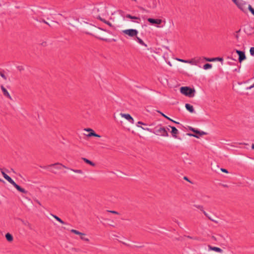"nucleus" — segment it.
Returning a JSON list of instances; mask_svg holds the SVG:
<instances>
[{
    "mask_svg": "<svg viewBox=\"0 0 254 254\" xmlns=\"http://www.w3.org/2000/svg\"><path fill=\"white\" fill-rule=\"evenodd\" d=\"M181 93L186 96L191 98L194 96L195 90L194 88L190 87L185 86L180 88Z\"/></svg>",
    "mask_w": 254,
    "mask_h": 254,
    "instance_id": "1",
    "label": "nucleus"
},
{
    "mask_svg": "<svg viewBox=\"0 0 254 254\" xmlns=\"http://www.w3.org/2000/svg\"><path fill=\"white\" fill-rule=\"evenodd\" d=\"M152 132L157 135L163 136H168L169 135L167 130L164 127H156Z\"/></svg>",
    "mask_w": 254,
    "mask_h": 254,
    "instance_id": "2",
    "label": "nucleus"
},
{
    "mask_svg": "<svg viewBox=\"0 0 254 254\" xmlns=\"http://www.w3.org/2000/svg\"><path fill=\"white\" fill-rule=\"evenodd\" d=\"M123 32L130 37H135L137 35L138 31L136 29H129L123 31Z\"/></svg>",
    "mask_w": 254,
    "mask_h": 254,
    "instance_id": "3",
    "label": "nucleus"
},
{
    "mask_svg": "<svg viewBox=\"0 0 254 254\" xmlns=\"http://www.w3.org/2000/svg\"><path fill=\"white\" fill-rule=\"evenodd\" d=\"M40 167L41 168H44V169H48L51 167H55V168H56L57 169H61L62 167H64L66 169H69V168H67V167H66L64 165H63L62 164L59 163H56L52 164H51V165H49L48 166H40Z\"/></svg>",
    "mask_w": 254,
    "mask_h": 254,
    "instance_id": "4",
    "label": "nucleus"
},
{
    "mask_svg": "<svg viewBox=\"0 0 254 254\" xmlns=\"http://www.w3.org/2000/svg\"><path fill=\"white\" fill-rule=\"evenodd\" d=\"M193 206L199 209L200 211H201L211 221L215 222V223H218V221L215 220H213V219H212L209 215L203 209V206L202 205H197V204H194L193 205Z\"/></svg>",
    "mask_w": 254,
    "mask_h": 254,
    "instance_id": "5",
    "label": "nucleus"
},
{
    "mask_svg": "<svg viewBox=\"0 0 254 254\" xmlns=\"http://www.w3.org/2000/svg\"><path fill=\"white\" fill-rule=\"evenodd\" d=\"M241 10L243 11H245V6L247 4V2L243 0H238L237 3L235 4Z\"/></svg>",
    "mask_w": 254,
    "mask_h": 254,
    "instance_id": "6",
    "label": "nucleus"
},
{
    "mask_svg": "<svg viewBox=\"0 0 254 254\" xmlns=\"http://www.w3.org/2000/svg\"><path fill=\"white\" fill-rule=\"evenodd\" d=\"M236 52L239 56L238 60L240 63H241L242 61H243L246 59V57L244 52L238 50H236Z\"/></svg>",
    "mask_w": 254,
    "mask_h": 254,
    "instance_id": "7",
    "label": "nucleus"
},
{
    "mask_svg": "<svg viewBox=\"0 0 254 254\" xmlns=\"http://www.w3.org/2000/svg\"><path fill=\"white\" fill-rule=\"evenodd\" d=\"M14 188L16 189L17 190L19 191L22 192L23 193H27V191L26 190L23 188H21L20 186L18 185L17 184H16L14 181L13 182V183L11 184Z\"/></svg>",
    "mask_w": 254,
    "mask_h": 254,
    "instance_id": "8",
    "label": "nucleus"
},
{
    "mask_svg": "<svg viewBox=\"0 0 254 254\" xmlns=\"http://www.w3.org/2000/svg\"><path fill=\"white\" fill-rule=\"evenodd\" d=\"M147 21L152 24H161L162 21L160 19H153L151 18H149L147 19Z\"/></svg>",
    "mask_w": 254,
    "mask_h": 254,
    "instance_id": "9",
    "label": "nucleus"
},
{
    "mask_svg": "<svg viewBox=\"0 0 254 254\" xmlns=\"http://www.w3.org/2000/svg\"><path fill=\"white\" fill-rule=\"evenodd\" d=\"M121 115L122 117L125 118L130 123L133 124L134 123V120L132 117L128 114L121 113Z\"/></svg>",
    "mask_w": 254,
    "mask_h": 254,
    "instance_id": "10",
    "label": "nucleus"
},
{
    "mask_svg": "<svg viewBox=\"0 0 254 254\" xmlns=\"http://www.w3.org/2000/svg\"><path fill=\"white\" fill-rule=\"evenodd\" d=\"M245 32L248 35H252L254 33V28L251 25H249L245 29Z\"/></svg>",
    "mask_w": 254,
    "mask_h": 254,
    "instance_id": "11",
    "label": "nucleus"
},
{
    "mask_svg": "<svg viewBox=\"0 0 254 254\" xmlns=\"http://www.w3.org/2000/svg\"><path fill=\"white\" fill-rule=\"evenodd\" d=\"M0 88L2 91L3 95L5 97L8 98V99H10L11 100V97L9 93H8L7 90L4 88V87L2 85H1L0 86Z\"/></svg>",
    "mask_w": 254,
    "mask_h": 254,
    "instance_id": "12",
    "label": "nucleus"
},
{
    "mask_svg": "<svg viewBox=\"0 0 254 254\" xmlns=\"http://www.w3.org/2000/svg\"><path fill=\"white\" fill-rule=\"evenodd\" d=\"M169 127H170L172 129L171 133H172L173 137L177 138V134L179 133L178 130L175 127L169 126Z\"/></svg>",
    "mask_w": 254,
    "mask_h": 254,
    "instance_id": "13",
    "label": "nucleus"
},
{
    "mask_svg": "<svg viewBox=\"0 0 254 254\" xmlns=\"http://www.w3.org/2000/svg\"><path fill=\"white\" fill-rule=\"evenodd\" d=\"M1 173L4 177V178L7 180L10 184H12L14 181L6 174H5L3 171H1Z\"/></svg>",
    "mask_w": 254,
    "mask_h": 254,
    "instance_id": "14",
    "label": "nucleus"
},
{
    "mask_svg": "<svg viewBox=\"0 0 254 254\" xmlns=\"http://www.w3.org/2000/svg\"><path fill=\"white\" fill-rule=\"evenodd\" d=\"M200 60V58H197L193 59H192L191 60H188V63L192 64H195L196 65L199 62V61Z\"/></svg>",
    "mask_w": 254,
    "mask_h": 254,
    "instance_id": "15",
    "label": "nucleus"
},
{
    "mask_svg": "<svg viewBox=\"0 0 254 254\" xmlns=\"http://www.w3.org/2000/svg\"><path fill=\"white\" fill-rule=\"evenodd\" d=\"M126 17L131 19L137 20V21H135L137 23H139L140 21V18L139 17L132 16L129 14L126 15Z\"/></svg>",
    "mask_w": 254,
    "mask_h": 254,
    "instance_id": "16",
    "label": "nucleus"
},
{
    "mask_svg": "<svg viewBox=\"0 0 254 254\" xmlns=\"http://www.w3.org/2000/svg\"><path fill=\"white\" fill-rule=\"evenodd\" d=\"M186 108L187 110L189 111L190 113H194V110L193 107L192 105L190 104L187 103L185 105Z\"/></svg>",
    "mask_w": 254,
    "mask_h": 254,
    "instance_id": "17",
    "label": "nucleus"
},
{
    "mask_svg": "<svg viewBox=\"0 0 254 254\" xmlns=\"http://www.w3.org/2000/svg\"><path fill=\"white\" fill-rule=\"evenodd\" d=\"M134 39L138 42L140 45L144 46L146 47H147V45L145 44L143 40H141L140 38L138 37L137 36L134 37Z\"/></svg>",
    "mask_w": 254,
    "mask_h": 254,
    "instance_id": "18",
    "label": "nucleus"
},
{
    "mask_svg": "<svg viewBox=\"0 0 254 254\" xmlns=\"http://www.w3.org/2000/svg\"><path fill=\"white\" fill-rule=\"evenodd\" d=\"M99 19H100L101 21L103 22L104 23H105L107 24V25H108L110 27H113L112 24L110 22H109L108 21H107L105 19L102 18L101 17H99Z\"/></svg>",
    "mask_w": 254,
    "mask_h": 254,
    "instance_id": "19",
    "label": "nucleus"
},
{
    "mask_svg": "<svg viewBox=\"0 0 254 254\" xmlns=\"http://www.w3.org/2000/svg\"><path fill=\"white\" fill-rule=\"evenodd\" d=\"M209 248L211 250H213L214 251H215L216 252H219V253H221L222 252V250L219 248H218V247H211V246H209Z\"/></svg>",
    "mask_w": 254,
    "mask_h": 254,
    "instance_id": "20",
    "label": "nucleus"
},
{
    "mask_svg": "<svg viewBox=\"0 0 254 254\" xmlns=\"http://www.w3.org/2000/svg\"><path fill=\"white\" fill-rule=\"evenodd\" d=\"M82 159L87 164H88L91 165L92 166H95V164L94 163H93V162L91 161L90 160H89L85 158H82Z\"/></svg>",
    "mask_w": 254,
    "mask_h": 254,
    "instance_id": "21",
    "label": "nucleus"
},
{
    "mask_svg": "<svg viewBox=\"0 0 254 254\" xmlns=\"http://www.w3.org/2000/svg\"><path fill=\"white\" fill-rule=\"evenodd\" d=\"M52 216L58 221H59L60 223L63 224H66L64 221H63L60 217L57 216L56 215L52 214Z\"/></svg>",
    "mask_w": 254,
    "mask_h": 254,
    "instance_id": "22",
    "label": "nucleus"
},
{
    "mask_svg": "<svg viewBox=\"0 0 254 254\" xmlns=\"http://www.w3.org/2000/svg\"><path fill=\"white\" fill-rule=\"evenodd\" d=\"M5 238L8 242H11L13 240V237L10 233H6L5 234Z\"/></svg>",
    "mask_w": 254,
    "mask_h": 254,
    "instance_id": "23",
    "label": "nucleus"
},
{
    "mask_svg": "<svg viewBox=\"0 0 254 254\" xmlns=\"http://www.w3.org/2000/svg\"><path fill=\"white\" fill-rule=\"evenodd\" d=\"M70 232L73 233H74V234H76V235H84V233H82L79 232L78 231L74 230V229L71 230Z\"/></svg>",
    "mask_w": 254,
    "mask_h": 254,
    "instance_id": "24",
    "label": "nucleus"
},
{
    "mask_svg": "<svg viewBox=\"0 0 254 254\" xmlns=\"http://www.w3.org/2000/svg\"><path fill=\"white\" fill-rule=\"evenodd\" d=\"M212 67V64H205L204 65L203 68L204 69H208L209 68H211Z\"/></svg>",
    "mask_w": 254,
    "mask_h": 254,
    "instance_id": "25",
    "label": "nucleus"
},
{
    "mask_svg": "<svg viewBox=\"0 0 254 254\" xmlns=\"http://www.w3.org/2000/svg\"><path fill=\"white\" fill-rule=\"evenodd\" d=\"M157 112L160 113L163 117H164L165 118L167 119V120H168L169 121H173L172 119H171V118H170L169 117H168V116L165 115L164 114H163L161 112H160L159 111H157Z\"/></svg>",
    "mask_w": 254,
    "mask_h": 254,
    "instance_id": "26",
    "label": "nucleus"
},
{
    "mask_svg": "<svg viewBox=\"0 0 254 254\" xmlns=\"http://www.w3.org/2000/svg\"><path fill=\"white\" fill-rule=\"evenodd\" d=\"M0 76L4 79L6 80L7 77L4 74V70H0Z\"/></svg>",
    "mask_w": 254,
    "mask_h": 254,
    "instance_id": "27",
    "label": "nucleus"
},
{
    "mask_svg": "<svg viewBox=\"0 0 254 254\" xmlns=\"http://www.w3.org/2000/svg\"><path fill=\"white\" fill-rule=\"evenodd\" d=\"M80 239L82 240L83 241L88 242L89 241V239L85 237L86 234H84V235H80Z\"/></svg>",
    "mask_w": 254,
    "mask_h": 254,
    "instance_id": "28",
    "label": "nucleus"
},
{
    "mask_svg": "<svg viewBox=\"0 0 254 254\" xmlns=\"http://www.w3.org/2000/svg\"><path fill=\"white\" fill-rule=\"evenodd\" d=\"M248 9L252 13V14L254 16V8H253L250 4H249L248 6Z\"/></svg>",
    "mask_w": 254,
    "mask_h": 254,
    "instance_id": "29",
    "label": "nucleus"
},
{
    "mask_svg": "<svg viewBox=\"0 0 254 254\" xmlns=\"http://www.w3.org/2000/svg\"><path fill=\"white\" fill-rule=\"evenodd\" d=\"M90 129V132L89 133V134H88V136H95V131L92 129Z\"/></svg>",
    "mask_w": 254,
    "mask_h": 254,
    "instance_id": "30",
    "label": "nucleus"
},
{
    "mask_svg": "<svg viewBox=\"0 0 254 254\" xmlns=\"http://www.w3.org/2000/svg\"><path fill=\"white\" fill-rule=\"evenodd\" d=\"M70 169L75 173H79V174H83V171L81 170H76V169Z\"/></svg>",
    "mask_w": 254,
    "mask_h": 254,
    "instance_id": "31",
    "label": "nucleus"
},
{
    "mask_svg": "<svg viewBox=\"0 0 254 254\" xmlns=\"http://www.w3.org/2000/svg\"><path fill=\"white\" fill-rule=\"evenodd\" d=\"M214 61H219L221 62L222 63V62L223 61V59L221 57H217V58H214Z\"/></svg>",
    "mask_w": 254,
    "mask_h": 254,
    "instance_id": "32",
    "label": "nucleus"
},
{
    "mask_svg": "<svg viewBox=\"0 0 254 254\" xmlns=\"http://www.w3.org/2000/svg\"><path fill=\"white\" fill-rule=\"evenodd\" d=\"M203 59L207 62H214V58H208L204 57Z\"/></svg>",
    "mask_w": 254,
    "mask_h": 254,
    "instance_id": "33",
    "label": "nucleus"
},
{
    "mask_svg": "<svg viewBox=\"0 0 254 254\" xmlns=\"http://www.w3.org/2000/svg\"><path fill=\"white\" fill-rule=\"evenodd\" d=\"M250 54L252 56H254V47H251L250 50Z\"/></svg>",
    "mask_w": 254,
    "mask_h": 254,
    "instance_id": "34",
    "label": "nucleus"
},
{
    "mask_svg": "<svg viewBox=\"0 0 254 254\" xmlns=\"http://www.w3.org/2000/svg\"><path fill=\"white\" fill-rule=\"evenodd\" d=\"M144 130H148V131H149L150 132H152L153 131L152 130V129H150V128H147L146 127H141Z\"/></svg>",
    "mask_w": 254,
    "mask_h": 254,
    "instance_id": "35",
    "label": "nucleus"
},
{
    "mask_svg": "<svg viewBox=\"0 0 254 254\" xmlns=\"http://www.w3.org/2000/svg\"><path fill=\"white\" fill-rule=\"evenodd\" d=\"M207 134V133H206V132H204V131H200V130H199V135L200 136L202 135H205V134Z\"/></svg>",
    "mask_w": 254,
    "mask_h": 254,
    "instance_id": "36",
    "label": "nucleus"
},
{
    "mask_svg": "<svg viewBox=\"0 0 254 254\" xmlns=\"http://www.w3.org/2000/svg\"><path fill=\"white\" fill-rule=\"evenodd\" d=\"M108 211L109 212L112 213L113 214H119V213L117 211H114V210H108Z\"/></svg>",
    "mask_w": 254,
    "mask_h": 254,
    "instance_id": "37",
    "label": "nucleus"
},
{
    "mask_svg": "<svg viewBox=\"0 0 254 254\" xmlns=\"http://www.w3.org/2000/svg\"><path fill=\"white\" fill-rule=\"evenodd\" d=\"M189 136H194L196 138H199V136L196 134H191V133H188L187 134Z\"/></svg>",
    "mask_w": 254,
    "mask_h": 254,
    "instance_id": "38",
    "label": "nucleus"
},
{
    "mask_svg": "<svg viewBox=\"0 0 254 254\" xmlns=\"http://www.w3.org/2000/svg\"><path fill=\"white\" fill-rule=\"evenodd\" d=\"M177 60L179 61L183 62V63H188V60H185L180 59H178Z\"/></svg>",
    "mask_w": 254,
    "mask_h": 254,
    "instance_id": "39",
    "label": "nucleus"
},
{
    "mask_svg": "<svg viewBox=\"0 0 254 254\" xmlns=\"http://www.w3.org/2000/svg\"><path fill=\"white\" fill-rule=\"evenodd\" d=\"M98 38H99V39H100L101 40H103L104 41H106V42H107V41H109V40L108 39L104 38H102V37H98Z\"/></svg>",
    "mask_w": 254,
    "mask_h": 254,
    "instance_id": "40",
    "label": "nucleus"
},
{
    "mask_svg": "<svg viewBox=\"0 0 254 254\" xmlns=\"http://www.w3.org/2000/svg\"><path fill=\"white\" fill-rule=\"evenodd\" d=\"M17 68L18 70L19 71H22V70H24V68L22 66H18L17 67Z\"/></svg>",
    "mask_w": 254,
    "mask_h": 254,
    "instance_id": "41",
    "label": "nucleus"
},
{
    "mask_svg": "<svg viewBox=\"0 0 254 254\" xmlns=\"http://www.w3.org/2000/svg\"><path fill=\"white\" fill-rule=\"evenodd\" d=\"M40 22H44V23L48 25L49 26H51V25H50V24L47 22V21H45V20L44 19H42L41 21H40Z\"/></svg>",
    "mask_w": 254,
    "mask_h": 254,
    "instance_id": "42",
    "label": "nucleus"
},
{
    "mask_svg": "<svg viewBox=\"0 0 254 254\" xmlns=\"http://www.w3.org/2000/svg\"><path fill=\"white\" fill-rule=\"evenodd\" d=\"M221 170L222 172H223L224 173H228V170L227 169H226L221 168Z\"/></svg>",
    "mask_w": 254,
    "mask_h": 254,
    "instance_id": "43",
    "label": "nucleus"
},
{
    "mask_svg": "<svg viewBox=\"0 0 254 254\" xmlns=\"http://www.w3.org/2000/svg\"><path fill=\"white\" fill-rule=\"evenodd\" d=\"M253 87H254V83L252 85H251V86L247 87V89H252Z\"/></svg>",
    "mask_w": 254,
    "mask_h": 254,
    "instance_id": "44",
    "label": "nucleus"
},
{
    "mask_svg": "<svg viewBox=\"0 0 254 254\" xmlns=\"http://www.w3.org/2000/svg\"><path fill=\"white\" fill-rule=\"evenodd\" d=\"M193 132L195 133L196 134H199V130L195 129L194 131Z\"/></svg>",
    "mask_w": 254,
    "mask_h": 254,
    "instance_id": "45",
    "label": "nucleus"
},
{
    "mask_svg": "<svg viewBox=\"0 0 254 254\" xmlns=\"http://www.w3.org/2000/svg\"><path fill=\"white\" fill-rule=\"evenodd\" d=\"M137 124H139V125H144V126H146V125L145 124H144V123H143L142 122H140V121H139V122H138L137 123Z\"/></svg>",
    "mask_w": 254,
    "mask_h": 254,
    "instance_id": "46",
    "label": "nucleus"
},
{
    "mask_svg": "<svg viewBox=\"0 0 254 254\" xmlns=\"http://www.w3.org/2000/svg\"><path fill=\"white\" fill-rule=\"evenodd\" d=\"M190 129L191 131H192L194 132V129H195V128H192V127H190Z\"/></svg>",
    "mask_w": 254,
    "mask_h": 254,
    "instance_id": "47",
    "label": "nucleus"
},
{
    "mask_svg": "<svg viewBox=\"0 0 254 254\" xmlns=\"http://www.w3.org/2000/svg\"><path fill=\"white\" fill-rule=\"evenodd\" d=\"M233 1V2L236 4L237 3V2L238 1V0H232Z\"/></svg>",
    "mask_w": 254,
    "mask_h": 254,
    "instance_id": "48",
    "label": "nucleus"
},
{
    "mask_svg": "<svg viewBox=\"0 0 254 254\" xmlns=\"http://www.w3.org/2000/svg\"><path fill=\"white\" fill-rule=\"evenodd\" d=\"M24 224L25 225H27L28 226H30V224L28 222L25 223Z\"/></svg>",
    "mask_w": 254,
    "mask_h": 254,
    "instance_id": "49",
    "label": "nucleus"
},
{
    "mask_svg": "<svg viewBox=\"0 0 254 254\" xmlns=\"http://www.w3.org/2000/svg\"><path fill=\"white\" fill-rule=\"evenodd\" d=\"M184 180H187L188 181H190L188 179V178L187 177H184Z\"/></svg>",
    "mask_w": 254,
    "mask_h": 254,
    "instance_id": "50",
    "label": "nucleus"
},
{
    "mask_svg": "<svg viewBox=\"0 0 254 254\" xmlns=\"http://www.w3.org/2000/svg\"><path fill=\"white\" fill-rule=\"evenodd\" d=\"M172 122L175 123V124H179V122H176L174 120H173V121H172Z\"/></svg>",
    "mask_w": 254,
    "mask_h": 254,
    "instance_id": "51",
    "label": "nucleus"
},
{
    "mask_svg": "<svg viewBox=\"0 0 254 254\" xmlns=\"http://www.w3.org/2000/svg\"><path fill=\"white\" fill-rule=\"evenodd\" d=\"M95 136H96V137H100V136L99 135H98V134H96V133H95Z\"/></svg>",
    "mask_w": 254,
    "mask_h": 254,
    "instance_id": "52",
    "label": "nucleus"
},
{
    "mask_svg": "<svg viewBox=\"0 0 254 254\" xmlns=\"http://www.w3.org/2000/svg\"><path fill=\"white\" fill-rule=\"evenodd\" d=\"M139 8H140V9L141 10H145V9H144V8H143V7H140Z\"/></svg>",
    "mask_w": 254,
    "mask_h": 254,
    "instance_id": "53",
    "label": "nucleus"
},
{
    "mask_svg": "<svg viewBox=\"0 0 254 254\" xmlns=\"http://www.w3.org/2000/svg\"><path fill=\"white\" fill-rule=\"evenodd\" d=\"M252 148L253 149H254V144H253L252 145Z\"/></svg>",
    "mask_w": 254,
    "mask_h": 254,
    "instance_id": "54",
    "label": "nucleus"
},
{
    "mask_svg": "<svg viewBox=\"0 0 254 254\" xmlns=\"http://www.w3.org/2000/svg\"><path fill=\"white\" fill-rule=\"evenodd\" d=\"M89 129L90 128L86 129L85 130L88 131H90Z\"/></svg>",
    "mask_w": 254,
    "mask_h": 254,
    "instance_id": "55",
    "label": "nucleus"
},
{
    "mask_svg": "<svg viewBox=\"0 0 254 254\" xmlns=\"http://www.w3.org/2000/svg\"><path fill=\"white\" fill-rule=\"evenodd\" d=\"M236 38L237 39H238V38H239V36H238V35H236Z\"/></svg>",
    "mask_w": 254,
    "mask_h": 254,
    "instance_id": "56",
    "label": "nucleus"
},
{
    "mask_svg": "<svg viewBox=\"0 0 254 254\" xmlns=\"http://www.w3.org/2000/svg\"><path fill=\"white\" fill-rule=\"evenodd\" d=\"M0 182H4V181H3L2 179H0Z\"/></svg>",
    "mask_w": 254,
    "mask_h": 254,
    "instance_id": "57",
    "label": "nucleus"
},
{
    "mask_svg": "<svg viewBox=\"0 0 254 254\" xmlns=\"http://www.w3.org/2000/svg\"><path fill=\"white\" fill-rule=\"evenodd\" d=\"M188 237L189 238H190V239H192V237H190V236H188Z\"/></svg>",
    "mask_w": 254,
    "mask_h": 254,
    "instance_id": "58",
    "label": "nucleus"
},
{
    "mask_svg": "<svg viewBox=\"0 0 254 254\" xmlns=\"http://www.w3.org/2000/svg\"><path fill=\"white\" fill-rule=\"evenodd\" d=\"M212 238H213V239H215V240L216 239H215V237H214V236H212Z\"/></svg>",
    "mask_w": 254,
    "mask_h": 254,
    "instance_id": "59",
    "label": "nucleus"
},
{
    "mask_svg": "<svg viewBox=\"0 0 254 254\" xmlns=\"http://www.w3.org/2000/svg\"><path fill=\"white\" fill-rule=\"evenodd\" d=\"M51 171L52 172H53V173H55V172H54L53 171H52V170H51Z\"/></svg>",
    "mask_w": 254,
    "mask_h": 254,
    "instance_id": "60",
    "label": "nucleus"
},
{
    "mask_svg": "<svg viewBox=\"0 0 254 254\" xmlns=\"http://www.w3.org/2000/svg\"><path fill=\"white\" fill-rule=\"evenodd\" d=\"M240 31V30H239V31H237V32H239Z\"/></svg>",
    "mask_w": 254,
    "mask_h": 254,
    "instance_id": "61",
    "label": "nucleus"
}]
</instances>
